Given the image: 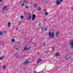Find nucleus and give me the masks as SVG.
Returning a JSON list of instances; mask_svg holds the SVG:
<instances>
[{
    "instance_id": "1",
    "label": "nucleus",
    "mask_w": 73,
    "mask_h": 73,
    "mask_svg": "<svg viewBox=\"0 0 73 73\" xmlns=\"http://www.w3.org/2000/svg\"><path fill=\"white\" fill-rule=\"evenodd\" d=\"M49 36L50 37V38H53L54 36V34L53 33H51L50 32L49 33Z\"/></svg>"
},
{
    "instance_id": "2",
    "label": "nucleus",
    "mask_w": 73,
    "mask_h": 73,
    "mask_svg": "<svg viewBox=\"0 0 73 73\" xmlns=\"http://www.w3.org/2000/svg\"><path fill=\"white\" fill-rule=\"evenodd\" d=\"M8 6H5L3 7L2 11H8Z\"/></svg>"
},
{
    "instance_id": "3",
    "label": "nucleus",
    "mask_w": 73,
    "mask_h": 73,
    "mask_svg": "<svg viewBox=\"0 0 73 73\" xmlns=\"http://www.w3.org/2000/svg\"><path fill=\"white\" fill-rule=\"evenodd\" d=\"M27 20H31V17H31V14L30 13H29L28 14V15H27Z\"/></svg>"
},
{
    "instance_id": "4",
    "label": "nucleus",
    "mask_w": 73,
    "mask_h": 73,
    "mask_svg": "<svg viewBox=\"0 0 73 73\" xmlns=\"http://www.w3.org/2000/svg\"><path fill=\"white\" fill-rule=\"evenodd\" d=\"M31 49V47H28L27 48L26 47H25L24 49V50L25 51H29V50Z\"/></svg>"
},
{
    "instance_id": "5",
    "label": "nucleus",
    "mask_w": 73,
    "mask_h": 73,
    "mask_svg": "<svg viewBox=\"0 0 73 73\" xmlns=\"http://www.w3.org/2000/svg\"><path fill=\"white\" fill-rule=\"evenodd\" d=\"M70 56H66L65 58V59L66 60H68L69 59H70Z\"/></svg>"
},
{
    "instance_id": "6",
    "label": "nucleus",
    "mask_w": 73,
    "mask_h": 73,
    "mask_svg": "<svg viewBox=\"0 0 73 73\" xmlns=\"http://www.w3.org/2000/svg\"><path fill=\"white\" fill-rule=\"evenodd\" d=\"M36 17V15L33 14V18L32 19V20H34L35 19V18Z\"/></svg>"
},
{
    "instance_id": "7",
    "label": "nucleus",
    "mask_w": 73,
    "mask_h": 73,
    "mask_svg": "<svg viewBox=\"0 0 73 73\" xmlns=\"http://www.w3.org/2000/svg\"><path fill=\"white\" fill-rule=\"evenodd\" d=\"M60 4V2L59 1V0H57L56 2V5H59Z\"/></svg>"
},
{
    "instance_id": "8",
    "label": "nucleus",
    "mask_w": 73,
    "mask_h": 73,
    "mask_svg": "<svg viewBox=\"0 0 73 73\" xmlns=\"http://www.w3.org/2000/svg\"><path fill=\"white\" fill-rule=\"evenodd\" d=\"M37 3H36L34 4V7L35 8H36L37 7Z\"/></svg>"
},
{
    "instance_id": "9",
    "label": "nucleus",
    "mask_w": 73,
    "mask_h": 73,
    "mask_svg": "<svg viewBox=\"0 0 73 73\" xmlns=\"http://www.w3.org/2000/svg\"><path fill=\"white\" fill-rule=\"evenodd\" d=\"M29 62V61H28L24 62V63L25 64H28Z\"/></svg>"
},
{
    "instance_id": "10",
    "label": "nucleus",
    "mask_w": 73,
    "mask_h": 73,
    "mask_svg": "<svg viewBox=\"0 0 73 73\" xmlns=\"http://www.w3.org/2000/svg\"><path fill=\"white\" fill-rule=\"evenodd\" d=\"M8 27H11V22H9L8 23Z\"/></svg>"
},
{
    "instance_id": "11",
    "label": "nucleus",
    "mask_w": 73,
    "mask_h": 73,
    "mask_svg": "<svg viewBox=\"0 0 73 73\" xmlns=\"http://www.w3.org/2000/svg\"><path fill=\"white\" fill-rule=\"evenodd\" d=\"M56 56H60V54L58 53V52H57L56 54Z\"/></svg>"
},
{
    "instance_id": "12",
    "label": "nucleus",
    "mask_w": 73,
    "mask_h": 73,
    "mask_svg": "<svg viewBox=\"0 0 73 73\" xmlns=\"http://www.w3.org/2000/svg\"><path fill=\"white\" fill-rule=\"evenodd\" d=\"M23 2L24 3H26L27 4V1L26 0H24L23 1Z\"/></svg>"
},
{
    "instance_id": "13",
    "label": "nucleus",
    "mask_w": 73,
    "mask_h": 73,
    "mask_svg": "<svg viewBox=\"0 0 73 73\" xmlns=\"http://www.w3.org/2000/svg\"><path fill=\"white\" fill-rule=\"evenodd\" d=\"M4 58V56L1 57L0 58V60H3V58Z\"/></svg>"
},
{
    "instance_id": "14",
    "label": "nucleus",
    "mask_w": 73,
    "mask_h": 73,
    "mask_svg": "<svg viewBox=\"0 0 73 73\" xmlns=\"http://www.w3.org/2000/svg\"><path fill=\"white\" fill-rule=\"evenodd\" d=\"M40 10H41V8H40V7H39L38 8V9H37L38 11H40Z\"/></svg>"
},
{
    "instance_id": "15",
    "label": "nucleus",
    "mask_w": 73,
    "mask_h": 73,
    "mask_svg": "<svg viewBox=\"0 0 73 73\" xmlns=\"http://www.w3.org/2000/svg\"><path fill=\"white\" fill-rule=\"evenodd\" d=\"M48 14V12H46L45 13V15H47Z\"/></svg>"
},
{
    "instance_id": "16",
    "label": "nucleus",
    "mask_w": 73,
    "mask_h": 73,
    "mask_svg": "<svg viewBox=\"0 0 73 73\" xmlns=\"http://www.w3.org/2000/svg\"><path fill=\"white\" fill-rule=\"evenodd\" d=\"M47 29L48 28H47V27H46L45 28V29L44 30V31H46Z\"/></svg>"
},
{
    "instance_id": "17",
    "label": "nucleus",
    "mask_w": 73,
    "mask_h": 73,
    "mask_svg": "<svg viewBox=\"0 0 73 73\" xmlns=\"http://www.w3.org/2000/svg\"><path fill=\"white\" fill-rule=\"evenodd\" d=\"M25 8L27 9L28 8V6L27 5H26L25 7Z\"/></svg>"
},
{
    "instance_id": "18",
    "label": "nucleus",
    "mask_w": 73,
    "mask_h": 73,
    "mask_svg": "<svg viewBox=\"0 0 73 73\" xmlns=\"http://www.w3.org/2000/svg\"><path fill=\"white\" fill-rule=\"evenodd\" d=\"M15 41V40L14 39H13L12 40V42H14Z\"/></svg>"
},
{
    "instance_id": "19",
    "label": "nucleus",
    "mask_w": 73,
    "mask_h": 73,
    "mask_svg": "<svg viewBox=\"0 0 73 73\" xmlns=\"http://www.w3.org/2000/svg\"><path fill=\"white\" fill-rule=\"evenodd\" d=\"M20 18L21 19H23V18H24V16H23V15H22L21 16Z\"/></svg>"
},
{
    "instance_id": "20",
    "label": "nucleus",
    "mask_w": 73,
    "mask_h": 73,
    "mask_svg": "<svg viewBox=\"0 0 73 73\" xmlns=\"http://www.w3.org/2000/svg\"><path fill=\"white\" fill-rule=\"evenodd\" d=\"M42 60L41 59H39L38 60V61L39 62H41V61Z\"/></svg>"
},
{
    "instance_id": "21",
    "label": "nucleus",
    "mask_w": 73,
    "mask_h": 73,
    "mask_svg": "<svg viewBox=\"0 0 73 73\" xmlns=\"http://www.w3.org/2000/svg\"><path fill=\"white\" fill-rule=\"evenodd\" d=\"M25 5V4H24V3H22L21 4V6H24Z\"/></svg>"
},
{
    "instance_id": "22",
    "label": "nucleus",
    "mask_w": 73,
    "mask_h": 73,
    "mask_svg": "<svg viewBox=\"0 0 73 73\" xmlns=\"http://www.w3.org/2000/svg\"><path fill=\"white\" fill-rule=\"evenodd\" d=\"M3 35V32H0V35Z\"/></svg>"
},
{
    "instance_id": "23",
    "label": "nucleus",
    "mask_w": 73,
    "mask_h": 73,
    "mask_svg": "<svg viewBox=\"0 0 73 73\" xmlns=\"http://www.w3.org/2000/svg\"><path fill=\"white\" fill-rule=\"evenodd\" d=\"M59 33H60V32L59 31H58L57 32L56 34L58 35V34H59Z\"/></svg>"
},
{
    "instance_id": "24",
    "label": "nucleus",
    "mask_w": 73,
    "mask_h": 73,
    "mask_svg": "<svg viewBox=\"0 0 73 73\" xmlns=\"http://www.w3.org/2000/svg\"><path fill=\"white\" fill-rule=\"evenodd\" d=\"M41 25V23H40L39 24V26L40 27Z\"/></svg>"
},
{
    "instance_id": "25",
    "label": "nucleus",
    "mask_w": 73,
    "mask_h": 73,
    "mask_svg": "<svg viewBox=\"0 0 73 73\" xmlns=\"http://www.w3.org/2000/svg\"><path fill=\"white\" fill-rule=\"evenodd\" d=\"M5 68H6V66H5L3 67V69H5Z\"/></svg>"
},
{
    "instance_id": "26",
    "label": "nucleus",
    "mask_w": 73,
    "mask_h": 73,
    "mask_svg": "<svg viewBox=\"0 0 73 73\" xmlns=\"http://www.w3.org/2000/svg\"><path fill=\"white\" fill-rule=\"evenodd\" d=\"M55 48L54 47H52V50H54Z\"/></svg>"
},
{
    "instance_id": "27",
    "label": "nucleus",
    "mask_w": 73,
    "mask_h": 73,
    "mask_svg": "<svg viewBox=\"0 0 73 73\" xmlns=\"http://www.w3.org/2000/svg\"><path fill=\"white\" fill-rule=\"evenodd\" d=\"M13 48H15V47H16V45H14L13 46Z\"/></svg>"
},
{
    "instance_id": "28",
    "label": "nucleus",
    "mask_w": 73,
    "mask_h": 73,
    "mask_svg": "<svg viewBox=\"0 0 73 73\" xmlns=\"http://www.w3.org/2000/svg\"><path fill=\"white\" fill-rule=\"evenodd\" d=\"M43 45L44 46H45V43H43Z\"/></svg>"
},
{
    "instance_id": "29",
    "label": "nucleus",
    "mask_w": 73,
    "mask_h": 73,
    "mask_svg": "<svg viewBox=\"0 0 73 73\" xmlns=\"http://www.w3.org/2000/svg\"><path fill=\"white\" fill-rule=\"evenodd\" d=\"M46 19H44V21H46Z\"/></svg>"
},
{
    "instance_id": "30",
    "label": "nucleus",
    "mask_w": 73,
    "mask_h": 73,
    "mask_svg": "<svg viewBox=\"0 0 73 73\" xmlns=\"http://www.w3.org/2000/svg\"><path fill=\"white\" fill-rule=\"evenodd\" d=\"M56 36L57 37H58V34H56Z\"/></svg>"
},
{
    "instance_id": "31",
    "label": "nucleus",
    "mask_w": 73,
    "mask_h": 73,
    "mask_svg": "<svg viewBox=\"0 0 73 73\" xmlns=\"http://www.w3.org/2000/svg\"><path fill=\"white\" fill-rule=\"evenodd\" d=\"M17 53H16L15 54V56H16L17 55Z\"/></svg>"
},
{
    "instance_id": "32",
    "label": "nucleus",
    "mask_w": 73,
    "mask_h": 73,
    "mask_svg": "<svg viewBox=\"0 0 73 73\" xmlns=\"http://www.w3.org/2000/svg\"><path fill=\"white\" fill-rule=\"evenodd\" d=\"M19 3L21 4V1H20L19 2Z\"/></svg>"
},
{
    "instance_id": "33",
    "label": "nucleus",
    "mask_w": 73,
    "mask_h": 73,
    "mask_svg": "<svg viewBox=\"0 0 73 73\" xmlns=\"http://www.w3.org/2000/svg\"><path fill=\"white\" fill-rule=\"evenodd\" d=\"M21 22H22V21H21L19 23L21 24Z\"/></svg>"
},
{
    "instance_id": "34",
    "label": "nucleus",
    "mask_w": 73,
    "mask_h": 73,
    "mask_svg": "<svg viewBox=\"0 0 73 73\" xmlns=\"http://www.w3.org/2000/svg\"><path fill=\"white\" fill-rule=\"evenodd\" d=\"M18 27L16 29V30H18Z\"/></svg>"
},
{
    "instance_id": "35",
    "label": "nucleus",
    "mask_w": 73,
    "mask_h": 73,
    "mask_svg": "<svg viewBox=\"0 0 73 73\" xmlns=\"http://www.w3.org/2000/svg\"><path fill=\"white\" fill-rule=\"evenodd\" d=\"M2 1H3V0H0V2H2Z\"/></svg>"
},
{
    "instance_id": "36",
    "label": "nucleus",
    "mask_w": 73,
    "mask_h": 73,
    "mask_svg": "<svg viewBox=\"0 0 73 73\" xmlns=\"http://www.w3.org/2000/svg\"><path fill=\"white\" fill-rule=\"evenodd\" d=\"M45 54H46V53H47V51H46L45 52Z\"/></svg>"
},
{
    "instance_id": "37",
    "label": "nucleus",
    "mask_w": 73,
    "mask_h": 73,
    "mask_svg": "<svg viewBox=\"0 0 73 73\" xmlns=\"http://www.w3.org/2000/svg\"><path fill=\"white\" fill-rule=\"evenodd\" d=\"M44 12H46V10H44Z\"/></svg>"
},
{
    "instance_id": "38",
    "label": "nucleus",
    "mask_w": 73,
    "mask_h": 73,
    "mask_svg": "<svg viewBox=\"0 0 73 73\" xmlns=\"http://www.w3.org/2000/svg\"><path fill=\"white\" fill-rule=\"evenodd\" d=\"M4 33H6V31H4Z\"/></svg>"
},
{
    "instance_id": "39",
    "label": "nucleus",
    "mask_w": 73,
    "mask_h": 73,
    "mask_svg": "<svg viewBox=\"0 0 73 73\" xmlns=\"http://www.w3.org/2000/svg\"><path fill=\"white\" fill-rule=\"evenodd\" d=\"M39 62H37V64H38L39 63Z\"/></svg>"
},
{
    "instance_id": "40",
    "label": "nucleus",
    "mask_w": 73,
    "mask_h": 73,
    "mask_svg": "<svg viewBox=\"0 0 73 73\" xmlns=\"http://www.w3.org/2000/svg\"><path fill=\"white\" fill-rule=\"evenodd\" d=\"M24 70H26V68H24Z\"/></svg>"
},
{
    "instance_id": "41",
    "label": "nucleus",
    "mask_w": 73,
    "mask_h": 73,
    "mask_svg": "<svg viewBox=\"0 0 73 73\" xmlns=\"http://www.w3.org/2000/svg\"><path fill=\"white\" fill-rule=\"evenodd\" d=\"M18 25H20V23H19Z\"/></svg>"
},
{
    "instance_id": "42",
    "label": "nucleus",
    "mask_w": 73,
    "mask_h": 73,
    "mask_svg": "<svg viewBox=\"0 0 73 73\" xmlns=\"http://www.w3.org/2000/svg\"><path fill=\"white\" fill-rule=\"evenodd\" d=\"M1 42L0 41V44H1Z\"/></svg>"
},
{
    "instance_id": "43",
    "label": "nucleus",
    "mask_w": 73,
    "mask_h": 73,
    "mask_svg": "<svg viewBox=\"0 0 73 73\" xmlns=\"http://www.w3.org/2000/svg\"><path fill=\"white\" fill-rule=\"evenodd\" d=\"M6 17H8V15H6Z\"/></svg>"
},
{
    "instance_id": "44",
    "label": "nucleus",
    "mask_w": 73,
    "mask_h": 73,
    "mask_svg": "<svg viewBox=\"0 0 73 73\" xmlns=\"http://www.w3.org/2000/svg\"><path fill=\"white\" fill-rule=\"evenodd\" d=\"M42 30H43V29H44V28H42Z\"/></svg>"
},
{
    "instance_id": "45",
    "label": "nucleus",
    "mask_w": 73,
    "mask_h": 73,
    "mask_svg": "<svg viewBox=\"0 0 73 73\" xmlns=\"http://www.w3.org/2000/svg\"><path fill=\"white\" fill-rule=\"evenodd\" d=\"M70 34H71V33H69V35H70Z\"/></svg>"
},
{
    "instance_id": "46",
    "label": "nucleus",
    "mask_w": 73,
    "mask_h": 73,
    "mask_svg": "<svg viewBox=\"0 0 73 73\" xmlns=\"http://www.w3.org/2000/svg\"><path fill=\"white\" fill-rule=\"evenodd\" d=\"M18 48H17V50H18Z\"/></svg>"
},
{
    "instance_id": "47",
    "label": "nucleus",
    "mask_w": 73,
    "mask_h": 73,
    "mask_svg": "<svg viewBox=\"0 0 73 73\" xmlns=\"http://www.w3.org/2000/svg\"><path fill=\"white\" fill-rule=\"evenodd\" d=\"M18 43H20V42H19Z\"/></svg>"
},
{
    "instance_id": "48",
    "label": "nucleus",
    "mask_w": 73,
    "mask_h": 73,
    "mask_svg": "<svg viewBox=\"0 0 73 73\" xmlns=\"http://www.w3.org/2000/svg\"><path fill=\"white\" fill-rule=\"evenodd\" d=\"M1 65V64L0 63V66Z\"/></svg>"
},
{
    "instance_id": "49",
    "label": "nucleus",
    "mask_w": 73,
    "mask_h": 73,
    "mask_svg": "<svg viewBox=\"0 0 73 73\" xmlns=\"http://www.w3.org/2000/svg\"><path fill=\"white\" fill-rule=\"evenodd\" d=\"M34 73H36V72H35Z\"/></svg>"
},
{
    "instance_id": "50",
    "label": "nucleus",
    "mask_w": 73,
    "mask_h": 73,
    "mask_svg": "<svg viewBox=\"0 0 73 73\" xmlns=\"http://www.w3.org/2000/svg\"><path fill=\"white\" fill-rule=\"evenodd\" d=\"M22 51H24V50H23Z\"/></svg>"
},
{
    "instance_id": "51",
    "label": "nucleus",
    "mask_w": 73,
    "mask_h": 73,
    "mask_svg": "<svg viewBox=\"0 0 73 73\" xmlns=\"http://www.w3.org/2000/svg\"><path fill=\"white\" fill-rule=\"evenodd\" d=\"M21 73H23V72H21Z\"/></svg>"
}]
</instances>
